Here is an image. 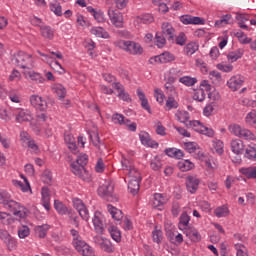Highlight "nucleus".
Returning a JSON list of instances; mask_svg holds the SVG:
<instances>
[{"mask_svg":"<svg viewBox=\"0 0 256 256\" xmlns=\"http://www.w3.org/2000/svg\"><path fill=\"white\" fill-rule=\"evenodd\" d=\"M0 203L4 205L7 211H10V213H13L15 217H19L20 219H25L27 217V208L24 206H21L19 202L9 200V194L7 192L0 191Z\"/></svg>","mask_w":256,"mask_h":256,"instance_id":"f257e3e1","label":"nucleus"},{"mask_svg":"<svg viewBox=\"0 0 256 256\" xmlns=\"http://www.w3.org/2000/svg\"><path fill=\"white\" fill-rule=\"evenodd\" d=\"M87 163H89V157L87 154H80L77 157L76 162L71 164V167L72 173H74L76 177H79L82 181L89 183V181H91V174L85 169V165H87Z\"/></svg>","mask_w":256,"mask_h":256,"instance_id":"f03ea898","label":"nucleus"},{"mask_svg":"<svg viewBox=\"0 0 256 256\" xmlns=\"http://www.w3.org/2000/svg\"><path fill=\"white\" fill-rule=\"evenodd\" d=\"M115 191V184L111 180H106L104 184H102L98 188V195L106 199V201H110V203H115L119 201V198L114 193Z\"/></svg>","mask_w":256,"mask_h":256,"instance_id":"7ed1b4c3","label":"nucleus"},{"mask_svg":"<svg viewBox=\"0 0 256 256\" xmlns=\"http://www.w3.org/2000/svg\"><path fill=\"white\" fill-rule=\"evenodd\" d=\"M13 64L21 69L27 70L33 67V56L23 51H19L13 58Z\"/></svg>","mask_w":256,"mask_h":256,"instance_id":"20e7f679","label":"nucleus"},{"mask_svg":"<svg viewBox=\"0 0 256 256\" xmlns=\"http://www.w3.org/2000/svg\"><path fill=\"white\" fill-rule=\"evenodd\" d=\"M118 45L120 49L128 53V55H143V47L135 41L121 40Z\"/></svg>","mask_w":256,"mask_h":256,"instance_id":"39448f33","label":"nucleus"},{"mask_svg":"<svg viewBox=\"0 0 256 256\" xmlns=\"http://www.w3.org/2000/svg\"><path fill=\"white\" fill-rule=\"evenodd\" d=\"M72 245L77 253L82 256H95V250L81 238H74Z\"/></svg>","mask_w":256,"mask_h":256,"instance_id":"423d86ee","label":"nucleus"},{"mask_svg":"<svg viewBox=\"0 0 256 256\" xmlns=\"http://www.w3.org/2000/svg\"><path fill=\"white\" fill-rule=\"evenodd\" d=\"M229 131L232 132L236 137H240V139H246V141H255V134H253L250 130L241 128L239 125H231L229 127Z\"/></svg>","mask_w":256,"mask_h":256,"instance_id":"0eeeda50","label":"nucleus"},{"mask_svg":"<svg viewBox=\"0 0 256 256\" xmlns=\"http://www.w3.org/2000/svg\"><path fill=\"white\" fill-rule=\"evenodd\" d=\"M105 218L103 217V214L99 211H96L94 213V217L92 219V223L94 225L95 232L98 235H103L105 232Z\"/></svg>","mask_w":256,"mask_h":256,"instance_id":"6e6552de","label":"nucleus"},{"mask_svg":"<svg viewBox=\"0 0 256 256\" xmlns=\"http://www.w3.org/2000/svg\"><path fill=\"white\" fill-rule=\"evenodd\" d=\"M73 207L75 210L78 211L80 217L84 221H89V210L87 209V206L85 205V203H83V200L79 198H74Z\"/></svg>","mask_w":256,"mask_h":256,"instance_id":"1a4fd4ad","label":"nucleus"},{"mask_svg":"<svg viewBox=\"0 0 256 256\" xmlns=\"http://www.w3.org/2000/svg\"><path fill=\"white\" fill-rule=\"evenodd\" d=\"M173 61H175V55L171 52H164L149 59L151 65H155V63H173Z\"/></svg>","mask_w":256,"mask_h":256,"instance_id":"9d476101","label":"nucleus"},{"mask_svg":"<svg viewBox=\"0 0 256 256\" xmlns=\"http://www.w3.org/2000/svg\"><path fill=\"white\" fill-rule=\"evenodd\" d=\"M108 15L112 25H114V27H116L117 29H122L124 25L123 14L118 10L109 9Z\"/></svg>","mask_w":256,"mask_h":256,"instance_id":"9b49d317","label":"nucleus"},{"mask_svg":"<svg viewBox=\"0 0 256 256\" xmlns=\"http://www.w3.org/2000/svg\"><path fill=\"white\" fill-rule=\"evenodd\" d=\"M201 180L196 175H188L186 177V189L189 193H197Z\"/></svg>","mask_w":256,"mask_h":256,"instance_id":"f8f14e48","label":"nucleus"},{"mask_svg":"<svg viewBox=\"0 0 256 256\" xmlns=\"http://www.w3.org/2000/svg\"><path fill=\"white\" fill-rule=\"evenodd\" d=\"M180 21L184 25H205V19L197 16H191V15L181 16Z\"/></svg>","mask_w":256,"mask_h":256,"instance_id":"ddd939ff","label":"nucleus"},{"mask_svg":"<svg viewBox=\"0 0 256 256\" xmlns=\"http://www.w3.org/2000/svg\"><path fill=\"white\" fill-rule=\"evenodd\" d=\"M168 41H175V28L169 23L164 22L162 24V33H161Z\"/></svg>","mask_w":256,"mask_h":256,"instance_id":"4468645a","label":"nucleus"},{"mask_svg":"<svg viewBox=\"0 0 256 256\" xmlns=\"http://www.w3.org/2000/svg\"><path fill=\"white\" fill-rule=\"evenodd\" d=\"M30 103L39 111H45L47 109V101L43 100V97L39 95H32L30 97Z\"/></svg>","mask_w":256,"mask_h":256,"instance_id":"2eb2a0df","label":"nucleus"},{"mask_svg":"<svg viewBox=\"0 0 256 256\" xmlns=\"http://www.w3.org/2000/svg\"><path fill=\"white\" fill-rule=\"evenodd\" d=\"M23 75L26 79H31V81H35L36 83H45V78L31 68L24 70Z\"/></svg>","mask_w":256,"mask_h":256,"instance_id":"dca6fc26","label":"nucleus"},{"mask_svg":"<svg viewBox=\"0 0 256 256\" xmlns=\"http://www.w3.org/2000/svg\"><path fill=\"white\" fill-rule=\"evenodd\" d=\"M139 183H141V173H136L135 179H130L128 183V190L132 195L139 193Z\"/></svg>","mask_w":256,"mask_h":256,"instance_id":"f3484780","label":"nucleus"},{"mask_svg":"<svg viewBox=\"0 0 256 256\" xmlns=\"http://www.w3.org/2000/svg\"><path fill=\"white\" fill-rule=\"evenodd\" d=\"M243 83H244L243 78L240 75H237V76L231 77L228 80L227 85L229 89H231V91H238L240 87H243Z\"/></svg>","mask_w":256,"mask_h":256,"instance_id":"a211bd4d","label":"nucleus"},{"mask_svg":"<svg viewBox=\"0 0 256 256\" xmlns=\"http://www.w3.org/2000/svg\"><path fill=\"white\" fill-rule=\"evenodd\" d=\"M16 121L17 123L33 121V114L29 110L21 109L16 115Z\"/></svg>","mask_w":256,"mask_h":256,"instance_id":"6ab92c4d","label":"nucleus"},{"mask_svg":"<svg viewBox=\"0 0 256 256\" xmlns=\"http://www.w3.org/2000/svg\"><path fill=\"white\" fill-rule=\"evenodd\" d=\"M231 150L236 155H241L243 151L245 150V145L243 144V141L240 139H235L231 141Z\"/></svg>","mask_w":256,"mask_h":256,"instance_id":"aec40b11","label":"nucleus"},{"mask_svg":"<svg viewBox=\"0 0 256 256\" xmlns=\"http://www.w3.org/2000/svg\"><path fill=\"white\" fill-rule=\"evenodd\" d=\"M107 209L114 221H121L123 219V212L120 209L111 204L107 206Z\"/></svg>","mask_w":256,"mask_h":256,"instance_id":"412c9836","label":"nucleus"},{"mask_svg":"<svg viewBox=\"0 0 256 256\" xmlns=\"http://www.w3.org/2000/svg\"><path fill=\"white\" fill-rule=\"evenodd\" d=\"M91 35L95 37H101V39H109V32H107L103 27H93L90 29Z\"/></svg>","mask_w":256,"mask_h":256,"instance_id":"4be33fe9","label":"nucleus"},{"mask_svg":"<svg viewBox=\"0 0 256 256\" xmlns=\"http://www.w3.org/2000/svg\"><path fill=\"white\" fill-rule=\"evenodd\" d=\"M47 231H49V225L47 224L35 226L34 228V233L39 239H45L47 236Z\"/></svg>","mask_w":256,"mask_h":256,"instance_id":"5701e85b","label":"nucleus"},{"mask_svg":"<svg viewBox=\"0 0 256 256\" xmlns=\"http://www.w3.org/2000/svg\"><path fill=\"white\" fill-rule=\"evenodd\" d=\"M54 208L56 209L57 213H59V215L71 214V210H69V208H67V206H65V204L59 200L54 201Z\"/></svg>","mask_w":256,"mask_h":256,"instance_id":"b1692460","label":"nucleus"},{"mask_svg":"<svg viewBox=\"0 0 256 256\" xmlns=\"http://www.w3.org/2000/svg\"><path fill=\"white\" fill-rule=\"evenodd\" d=\"M184 233L186 237H189V239H191V241L194 243H199V241H201V234H199V232L195 229H186Z\"/></svg>","mask_w":256,"mask_h":256,"instance_id":"393cba45","label":"nucleus"},{"mask_svg":"<svg viewBox=\"0 0 256 256\" xmlns=\"http://www.w3.org/2000/svg\"><path fill=\"white\" fill-rule=\"evenodd\" d=\"M22 179H24L26 184H23V182L19 181V180H12V183L14 185V187H18V189H21V191H23L24 193L29 191V189H31V186L29 185V181L27 180V178H25V176L21 175Z\"/></svg>","mask_w":256,"mask_h":256,"instance_id":"a878e982","label":"nucleus"},{"mask_svg":"<svg viewBox=\"0 0 256 256\" xmlns=\"http://www.w3.org/2000/svg\"><path fill=\"white\" fill-rule=\"evenodd\" d=\"M153 21H155V18H153V15L151 14H144L135 18V23H137V25H140V23L149 25V23H153Z\"/></svg>","mask_w":256,"mask_h":256,"instance_id":"bb28decb","label":"nucleus"},{"mask_svg":"<svg viewBox=\"0 0 256 256\" xmlns=\"http://www.w3.org/2000/svg\"><path fill=\"white\" fill-rule=\"evenodd\" d=\"M236 19L238 20V25L241 29H246V31H251L248 25H245V21H249V14H238L236 15Z\"/></svg>","mask_w":256,"mask_h":256,"instance_id":"cd10ccee","label":"nucleus"},{"mask_svg":"<svg viewBox=\"0 0 256 256\" xmlns=\"http://www.w3.org/2000/svg\"><path fill=\"white\" fill-rule=\"evenodd\" d=\"M177 121L180 123L186 124V127H189V112L178 110L175 114Z\"/></svg>","mask_w":256,"mask_h":256,"instance_id":"c85d7f7f","label":"nucleus"},{"mask_svg":"<svg viewBox=\"0 0 256 256\" xmlns=\"http://www.w3.org/2000/svg\"><path fill=\"white\" fill-rule=\"evenodd\" d=\"M140 141L142 145H147V147H157V143L155 141L151 140V137L149 136V133H142L140 134Z\"/></svg>","mask_w":256,"mask_h":256,"instance_id":"c756f323","label":"nucleus"},{"mask_svg":"<svg viewBox=\"0 0 256 256\" xmlns=\"http://www.w3.org/2000/svg\"><path fill=\"white\" fill-rule=\"evenodd\" d=\"M189 221H191V218L188 216L187 212H183L180 216L179 221V229L182 231H187V225H189Z\"/></svg>","mask_w":256,"mask_h":256,"instance_id":"7c9ffc66","label":"nucleus"},{"mask_svg":"<svg viewBox=\"0 0 256 256\" xmlns=\"http://www.w3.org/2000/svg\"><path fill=\"white\" fill-rule=\"evenodd\" d=\"M121 164H122L123 171H126V173L131 171V169L135 168V164L133 163V159L125 158V156H122Z\"/></svg>","mask_w":256,"mask_h":256,"instance_id":"2f4dec72","label":"nucleus"},{"mask_svg":"<svg viewBox=\"0 0 256 256\" xmlns=\"http://www.w3.org/2000/svg\"><path fill=\"white\" fill-rule=\"evenodd\" d=\"M178 168L180 171H191V169L195 168V164L191 160H182L178 162Z\"/></svg>","mask_w":256,"mask_h":256,"instance_id":"473e14b6","label":"nucleus"},{"mask_svg":"<svg viewBox=\"0 0 256 256\" xmlns=\"http://www.w3.org/2000/svg\"><path fill=\"white\" fill-rule=\"evenodd\" d=\"M40 31H41L42 37H44L45 39L51 40L53 39V37H55V32L49 26H41Z\"/></svg>","mask_w":256,"mask_h":256,"instance_id":"72a5a7b5","label":"nucleus"},{"mask_svg":"<svg viewBox=\"0 0 256 256\" xmlns=\"http://www.w3.org/2000/svg\"><path fill=\"white\" fill-rule=\"evenodd\" d=\"M234 249L236 251V256H249V250L241 243H236Z\"/></svg>","mask_w":256,"mask_h":256,"instance_id":"f704fd0d","label":"nucleus"},{"mask_svg":"<svg viewBox=\"0 0 256 256\" xmlns=\"http://www.w3.org/2000/svg\"><path fill=\"white\" fill-rule=\"evenodd\" d=\"M165 205V198H163V194H155L152 206L154 209H161Z\"/></svg>","mask_w":256,"mask_h":256,"instance_id":"c9c22d12","label":"nucleus"},{"mask_svg":"<svg viewBox=\"0 0 256 256\" xmlns=\"http://www.w3.org/2000/svg\"><path fill=\"white\" fill-rule=\"evenodd\" d=\"M184 51H185L186 55H188L190 57L191 55H193L194 53H197V51H199V45H197V43H195V42H190L185 46Z\"/></svg>","mask_w":256,"mask_h":256,"instance_id":"e433bc0d","label":"nucleus"},{"mask_svg":"<svg viewBox=\"0 0 256 256\" xmlns=\"http://www.w3.org/2000/svg\"><path fill=\"white\" fill-rule=\"evenodd\" d=\"M240 173L246 175L248 179H256V167L241 168Z\"/></svg>","mask_w":256,"mask_h":256,"instance_id":"4c0bfd02","label":"nucleus"},{"mask_svg":"<svg viewBox=\"0 0 256 256\" xmlns=\"http://www.w3.org/2000/svg\"><path fill=\"white\" fill-rule=\"evenodd\" d=\"M188 127H192L194 131H196L197 133H201V135H203V131H205V126L197 120L189 121Z\"/></svg>","mask_w":256,"mask_h":256,"instance_id":"58836bf2","label":"nucleus"},{"mask_svg":"<svg viewBox=\"0 0 256 256\" xmlns=\"http://www.w3.org/2000/svg\"><path fill=\"white\" fill-rule=\"evenodd\" d=\"M179 82L182 83V85H186V87H193V85L197 83V78H193L191 76H183L179 78Z\"/></svg>","mask_w":256,"mask_h":256,"instance_id":"ea45409f","label":"nucleus"},{"mask_svg":"<svg viewBox=\"0 0 256 256\" xmlns=\"http://www.w3.org/2000/svg\"><path fill=\"white\" fill-rule=\"evenodd\" d=\"M167 43V38L162 33H156L155 36V45L159 49H163L165 47V44Z\"/></svg>","mask_w":256,"mask_h":256,"instance_id":"a19ab883","label":"nucleus"},{"mask_svg":"<svg viewBox=\"0 0 256 256\" xmlns=\"http://www.w3.org/2000/svg\"><path fill=\"white\" fill-rule=\"evenodd\" d=\"M244 157L249 161H256V149L253 146H248L245 150Z\"/></svg>","mask_w":256,"mask_h":256,"instance_id":"79ce46f5","label":"nucleus"},{"mask_svg":"<svg viewBox=\"0 0 256 256\" xmlns=\"http://www.w3.org/2000/svg\"><path fill=\"white\" fill-rule=\"evenodd\" d=\"M241 57H243V50L233 51L227 55L228 61L231 63H235V61L241 59Z\"/></svg>","mask_w":256,"mask_h":256,"instance_id":"37998d69","label":"nucleus"},{"mask_svg":"<svg viewBox=\"0 0 256 256\" xmlns=\"http://www.w3.org/2000/svg\"><path fill=\"white\" fill-rule=\"evenodd\" d=\"M109 233H110L112 239L114 241H116V243H120V241H121V231L119 229H117V227L112 226L111 228H109Z\"/></svg>","mask_w":256,"mask_h":256,"instance_id":"c03bdc74","label":"nucleus"},{"mask_svg":"<svg viewBox=\"0 0 256 256\" xmlns=\"http://www.w3.org/2000/svg\"><path fill=\"white\" fill-rule=\"evenodd\" d=\"M54 91L59 99H65V95H67V90L65 89V86L61 84H56L54 86Z\"/></svg>","mask_w":256,"mask_h":256,"instance_id":"a18cd8bd","label":"nucleus"},{"mask_svg":"<svg viewBox=\"0 0 256 256\" xmlns=\"http://www.w3.org/2000/svg\"><path fill=\"white\" fill-rule=\"evenodd\" d=\"M206 95L207 94L205 93V89L199 88L198 90H195L193 99H194V101H199L201 103V102L205 101Z\"/></svg>","mask_w":256,"mask_h":256,"instance_id":"49530a36","label":"nucleus"},{"mask_svg":"<svg viewBox=\"0 0 256 256\" xmlns=\"http://www.w3.org/2000/svg\"><path fill=\"white\" fill-rule=\"evenodd\" d=\"M99 245L102 251H105L106 253H113V245H111V242L109 240L101 239Z\"/></svg>","mask_w":256,"mask_h":256,"instance_id":"de8ad7c7","label":"nucleus"},{"mask_svg":"<svg viewBox=\"0 0 256 256\" xmlns=\"http://www.w3.org/2000/svg\"><path fill=\"white\" fill-rule=\"evenodd\" d=\"M152 238L154 243H161L163 241V231L155 227L154 231L152 232Z\"/></svg>","mask_w":256,"mask_h":256,"instance_id":"09e8293b","label":"nucleus"},{"mask_svg":"<svg viewBox=\"0 0 256 256\" xmlns=\"http://www.w3.org/2000/svg\"><path fill=\"white\" fill-rule=\"evenodd\" d=\"M216 217H227L229 215V208L227 206H220L214 210Z\"/></svg>","mask_w":256,"mask_h":256,"instance_id":"8fccbe9b","label":"nucleus"},{"mask_svg":"<svg viewBox=\"0 0 256 256\" xmlns=\"http://www.w3.org/2000/svg\"><path fill=\"white\" fill-rule=\"evenodd\" d=\"M13 222L14 220L11 218V215L5 212H0V223H2V225H11Z\"/></svg>","mask_w":256,"mask_h":256,"instance_id":"3c124183","label":"nucleus"},{"mask_svg":"<svg viewBox=\"0 0 256 256\" xmlns=\"http://www.w3.org/2000/svg\"><path fill=\"white\" fill-rule=\"evenodd\" d=\"M165 107L166 111H171V109H177V107H179V103L177 100H175V98L169 97L166 101Z\"/></svg>","mask_w":256,"mask_h":256,"instance_id":"603ef678","label":"nucleus"},{"mask_svg":"<svg viewBox=\"0 0 256 256\" xmlns=\"http://www.w3.org/2000/svg\"><path fill=\"white\" fill-rule=\"evenodd\" d=\"M4 243L8 251H15V249H17V240L13 236H10Z\"/></svg>","mask_w":256,"mask_h":256,"instance_id":"864d4df0","label":"nucleus"},{"mask_svg":"<svg viewBox=\"0 0 256 256\" xmlns=\"http://www.w3.org/2000/svg\"><path fill=\"white\" fill-rule=\"evenodd\" d=\"M229 21H231V14H226L220 20H217L215 22V26L216 27H225V25H228Z\"/></svg>","mask_w":256,"mask_h":256,"instance_id":"5fc2aeb1","label":"nucleus"},{"mask_svg":"<svg viewBox=\"0 0 256 256\" xmlns=\"http://www.w3.org/2000/svg\"><path fill=\"white\" fill-rule=\"evenodd\" d=\"M31 233V230L29 229V226H21L18 229V236L20 239H25L26 237H29Z\"/></svg>","mask_w":256,"mask_h":256,"instance_id":"6e6d98bb","label":"nucleus"},{"mask_svg":"<svg viewBox=\"0 0 256 256\" xmlns=\"http://www.w3.org/2000/svg\"><path fill=\"white\" fill-rule=\"evenodd\" d=\"M50 11H52V13L56 14L57 17H61L63 15V10H62L61 6L59 5V3L50 4Z\"/></svg>","mask_w":256,"mask_h":256,"instance_id":"4d7b16f0","label":"nucleus"},{"mask_svg":"<svg viewBox=\"0 0 256 256\" xmlns=\"http://www.w3.org/2000/svg\"><path fill=\"white\" fill-rule=\"evenodd\" d=\"M112 121L115 125H123V123H125V116H123V114L115 113L112 115Z\"/></svg>","mask_w":256,"mask_h":256,"instance_id":"13d9d810","label":"nucleus"},{"mask_svg":"<svg viewBox=\"0 0 256 256\" xmlns=\"http://www.w3.org/2000/svg\"><path fill=\"white\" fill-rule=\"evenodd\" d=\"M213 111H215V102L206 105L203 110V113L205 117H211V115H213Z\"/></svg>","mask_w":256,"mask_h":256,"instance_id":"bf43d9fd","label":"nucleus"},{"mask_svg":"<svg viewBox=\"0 0 256 256\" xmlns=\"http://www.w3.org/2000/svg\"><path fill=\"white\" fill-rule=\"evenodd\" d=\"M150 167L153 171H159L163 167V163L158 158H154L150 163Z\"/></svg>","mask_w":256,"mask_h":256,"instance_id":"052dcab7","label":"nucleus"},{"mask_svg":"<svg viewBox=\"0 0 256 256\" xmlns=\"http://www.w3.org/2000/svg\"><path fill=\"white\" fill-rule=\"evenodd\" d=\"M9 99L12 103H21V96L15 90L9 92Z\"/></svg>","mask_w":256,"mask_h":256,"instance_id":"680f3d73","label":"nucleus"},{"mask_svg":"<svg viewBox=\"0 0 256 256\" xmlns=\"http://www.w3.org/2000/svg\"><path fill=\"white\" fill-rule=\"evenodd\" d=\"M246 123H248V125H255L256 124V112L255 111H252V112L247 114Z\"/></svg>","mask_w":256,"mask_h":256,"instance_id":"e2e57ef3","label":"nucleus"},{"mask_svg":"<svg viewBox=\"0 0 256 256\" xmlns=\"http://www.w3.org/2000/svg\"><path fill=\"white\" fill-rule=\"evenodd\" d=\"M184 147L188 153H195L197 151V143L195 142H186Z\"/></svg>","mask_w":256,"mask_h":256,"instance_id":"0e129e2a","label":"nucleus"},{"mask_svg":"<svg viewBox=\"0 0 256 256\" xmlns=\"http://www.w3.org/2000/svg\"><path fill=\"white\" fill-rule=\"evenodd\" d=\"M185 43H187V36L185 35V33L180 32L176 37V44L183 46L185 45Z\"/></svg>","mask_w":256,"mask_h":256,"instance_id":"69168bd1","label":"nucleus"},{"mask_svg":"<svg viewBox=\"0 0 256 256\" xmlns=\"http://www.w3.org/2000/svg\"><path fill=\"white\" fill-rule=\"evenodd\" d=\"M53 179V176L51 175V172L49 170H45L42 174V181L49 185Z\"/></svg>","mask_w":256,"mask_h":256,"instance_id":"338daca9","label":"nucleus"},{"mask_svg":"<svg viewBox=\"0 0 256 256\" xmlns=\"http://www.w3.org/2000/svg\"><path fill=\"white\" fill-rule=\"evenodd\" d=\"M9 81H21V72L19 70H13L9 76Z\"/></svg>","mask_w":256,"mask_h":256,"instance_id":"774afa93","label":"nucleus"}]
</instances>
